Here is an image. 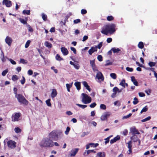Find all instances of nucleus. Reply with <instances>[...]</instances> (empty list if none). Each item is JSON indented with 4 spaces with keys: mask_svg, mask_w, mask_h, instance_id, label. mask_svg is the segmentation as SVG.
Instances as JSON below:
<instances>
[{
    "mask_svg": "<svg viewBox=\"0 0 157 157\" xmlns=\"http://www.w3.org/2000/svg\"><path fill=\"white\" fill-rule=\"evenodd\" d=\"M41 147H51L54 146V142L49 138H44L40 144Z\"/></svg>",
    "mask_w": 157,
    "mask_h": 157,
    "instance_id": "nucleus-1",
    "label": "nucleus"
},
{
    "mask_svg": "<svg viewBox=\"0 0 157 157\" xmlns=\"http://www.w3.org/2000/svg\"><path fill=\"white\" fill-rule=\"evenodd\" d=\"M63 135V133L59 130H53L51 132L49 135V137L52 140L57 141L59 138H61Z\"/></svg>",
    "mask_w": 157,
    "mask_h": 157,
    "instance_id": "nucleus-2",
    "label": "nucleus"
},
{
    "mask_svg": "<svg viewBox=\"0 0 157 157\" xmlns=\"http://www.w3.org/2000/svg\"><path fill=\"white\" fill-rule=\"evenodd\" d=\"M15 97L17 99L18 102L21 104H22L26 105L28 104V101L22 94H18L15 95Z\"/></svg>",
    "mask_w": 157,
    "mask_h": 157,
    "instance_id": "nucleus-3",
    "label": "nucleus"
},
{
    "mask_svg": "<svg viewBox=\"0 0 157 157\" xmlns=\"http://www.w3.org/2000/svg\"><path fill=\"white\" fill-rule=\"evenodd\" d=\"M82 95L83 96L82 99V102L85 104L90 103L91 101V98L84 93H82Z\"/></svg>",
    "mask_w": 157,
    "mask_h": 157,
    "instance_id": "nucleus-4",
    "label": "nucleus"
},
{
    "mask_svg": "<svg viewBox=\"0 0 157 157\" xmlns=\"http://www.w3.org/2000/svg\"><path fill=\"white\" fill-rule=\"evenodd\" d=\"M21 116L20 113H16L13 114L11 117L12 121H17L19 120V118Z\"/></svg>",
    "mask_w": 157,
    "mask_h": 157,
    "instance_id": "nucleus-5",
    "label": "nucleus"
},
{
    "mask_svg": "<svg viewBox=\"0 0 157 157\" xmlns=\"http://www.w3.org/2000/svg\"><path fill=\"white\" fill-rule=\"evenodd\" d=\"M116 25L114 24H109V33L113 34L115 31Z\"/></svg>",
    "mask_w": 157,
    "mask_h": 157,
    "instance_id": "nucleus-6",
    "label": "nucleus"
},
{
    "mask_svg": "<svg viewBox=\"0 0 157 157\" xmlns=\"http://www.w3.org/2000/svg\"><path fill=\"white\" fill-rule=\"evenodd\" d=\"M109 24L106 25L104 26L101 32L102 33L105 35H108L109 34Z\"/></svg>",
    "mask_w": 157,
    "mask_h": 157,
    "instance_id": "nucleus-7",
    "label": "nucleus"
},
{
    "mask_svg": "<svg viewBox=\"0 0 157 157\" xmlns=\"http://www.w3.org/2000/svg\"><path fill=\"white\" fill-rule=\"evenodd\" d=\"M7 144L8 147L12 149H14L16 147V143L14 141L12 140H9L8 141Z\"/></svg>",
    "mask_w": 157,
    "mask_h": 157,
    "instance_id": "nucleus-8",
    "label": "nucleus"
},
{
    "mask_svg": "<svg viewBox=\"0 0 157 157\" xmlns=\"http://www.w3.org/2000/svg\"><path fill=\"white\" fill-rule=\"evenodd\" d=\"M109 112H105L102 115L101 117V119L102 121H104L107 120V118L109 117L110 115Z\"/></svg>",
    "mask_w": 157,
    "mask_h": 157,
    "instance_id": "nucleus-9",
    "label": "nucleus"
},
{
    "mask_svg": "<svg viewBox=\"0 0 157 157\" xmlns=\"http://www.w3.org/2000/svg\"><path fill=\"white\" fill-rule=\"evenodd\" d=\"M98 72L96 77L98 80H101L102 81H103L104 78L102 74L100 71H98Z\"/></svg>",
    "mask_w": 157,
    "mask_h": 157,
    "instance_id": "nucleus-10",
    "label": "nucleus"
},
{
    "mask_svg": "<svg viewBox=\"0 0 157 157\" xmlns=\"http://www.w3.org/2000/svg\"><path fill=\"white\" fill-rule=\"evenodd\" d=\"M2 4L5 5L8 7H10L12 5L11 1L9 0H3L2 1Z\"/></svg>",
    "mask_w": 157,
    "mask_h": 157,
    "instance_id": "nucleus-11",
    "label": "nucleus"
},
{
    "mask_svg": "<svg viewBox=\"0 0 157 157\" xmlns=\"http://www.w3.org/2000/svg\"><path fill=\"white\" fill-rule=\"evenodd\" d=\"M5 42L9 46H10L12 42V40L11 37L7 36L6 38Z\"/></svg>",
    "mask_w": 157,
    "mask_h": 157,
    "instance_id": "nucleus-12",
    "label": "nucleus"
},
{
    "mask_svg": "<svg viewBox=\"0 0 157 157\" xmlns=\"http://www.w3.org/2000/svg\"><path fill=\"white\" fill-rule=\"evenodd\" d=\"M61 52L64 56L67 55L68 53L67 49L64 47H62L61 48Z\"/></svg>",
    "mask_w": 157,
    "mask_h": 157,
    "instance_id": "nucleus-13",
    "label": "nucleus"
},
{
    "mask_svg": "<svg viewBox=\"0 0 157 157\" xmlns=\"http://www.w3.org/2000/svg\"><path fill=\"white\" fill-rule=\"evenodd\" d=\"M79 149L77 148L75 149H72L71 151V153L70 154V155L71 156H74L75 155L76 153L78 152Z\"/></svg>",
    "mask_w": 157,
    "mask_h": 157,
    "instance_id": "nucleus-14",
    "label": "nucleus"
},
{
    "mask_svg": "<svg viewBox=\"0 0 157 157\" xmlns=\"http://www.w3.org/2000/svg\"><path fill=\"white\" fill-rule=\"evenodd\" d=\"M97 51V48L93 47H91V48L88 51L89 54L90 55H91L94 52H96Z\"/></svg>",
    "mask_w": 157,
    "mask_h": 157,
    "instance_id": "nucleus-15",
    "label": "nucleus"
},
{
    "mask_svg": "<svg viewBox=\"0 0 157 157\" xmlns=\"http://www.w3.org/2000/svg\"><path fill=\"white\" fill-rule=\"evenodd\" d=\"M120 139V137L119 136H117L115 137L113 139L110 140V143L111 144H113L117 141L119 140Z\"/></svg>",
    "mask_w": 157,
    "mask_h": 157,
    "instance_id": "nucleus-16",
    "label": "nucleus"
},
{
    "mask_svg": "<svg viewBox=\"0 0 157 157\" xmlns=\"http://www.w3.org/2000/svg\"><path fill=\"white\" fill-rule=\"evenodd\" d=\"M131 132L133 134H139L140 132L135 128H132L131 129Z\"/></svg>",
    "mask_w": 157,
    "mask_h": 157,
    "instance_id": "nucleus-17",
    "label": "nucleus"
},
{
    "mask_svg": "<svg viewBox=\"0 0 157 157\" xmlns=\"http://www.w3.org/2000/svg\"><path fill=\"white\" fill-rule=\"evenodd\" d=\"M18 19L21 23L24 25H27V21L28 20V19L27 17H25V20L22 19L21 18H19Z\"/></svg>",
    "mask_w": 157,
    "mask_h": 157,
    "instance_id": "nucleus-18",
    "label": "nucleus"
},
{
    "mask_svg": "<svg viewBox=\"0 0 157 157\" xmlns=\"http://www.w3.org/2000/svg\"><path fill=\"white\" fill-rule=\"evenodd\" d=\"M83 85L85 87L86 89H87L89 92L91 91V89L90 86L87 83L86 81H83L82 82Z\"/></svg>",
    "mask_w": 157,
    "mask_h": 157,
    "instance_id": "nucleus-19",
    "label": "nucleus"
},
{
    "mask_svg": "<svg viewBox=\"0 0 157 157\" xmlns=\"http://www.w3.org/2000/svg\"><path fill=\"white\" fill-rule=\"evenodd\" d=\"M57 92L56 89H53L52 92L51 94V96L52 98H53L56 97L57 95Z\"/></svg>",
    "mask_w": 157,
    "mask_h": 157,
    "instance_id": "nucleus-20",
    "label": "nucleus"
},
{
    "mask_svg": "<svg viewBox=\"0 0 157 157\" xmlns=\"http://www.w3.org/2000/svg\"><path fill=\"white\" fill-rule=\"evenodd\" d=\"M105 154L104 152H99L97 154V157H105Z\"/></svg>",
    "mask_w": 157,
    "mask_h": 157,
    "instance_id": "nucleus-21",
    "label": "nucleus"
},
{
    "mask_svg": "<svg viewBox=\"0 0 157 157\" xmlns=\"http://www.w3.org/2000/svg\"><path fill=\"white\" fill-rule=\"evenodd\" d=\"M131 79L132 81L133 82L134 84L136 86H138V83L137 81L135 78L134 76L131 77Z\"/></svg>",
    "mask_w": 157,
    "mask_h": 157,
    "instance_id": "nucleus-22",
    "label": "nucleus"
},
{
    "mask_svg": "<svg viewBox=\"0 0 157 157\" xmlns=\"http://www.w3.org/2000/svg\"><path fill=\"white\" fill-rule=\"evenodd\" d=\"M74 85L78 90H79L81 89V82H75Z\"/></svg>",
    "mask_w": 157,
    "mask_h": 157,
    "instance_id": "nucleus-23",
    "label": "nucleus"
},
{
    "mask_svg": "<svg viewBox=\"0 0 157 157\" xmlns=\"http://www.w3.org/2000/svg\"><path fill=\"white\" fill-rule=\"evenodd\" d=\"M44 45L48 48H50L52 47V44L48 41H45L44 43Z\"/></svg>",
    "mask_w": 157,
    "mask_h": 157,
    "instance_id": "nucleus-24",
    "label": "nucleus"
},
{
    "mask_svg": "<svg viewBox=\"0 0 157 157\" xmlns=\"http://www.w3.org/2000/svg\"><path fill=\"white\" fill-rule=\"evenodd\" d=\"M111 50L113 51V52L114 53H118L119 52L121 51L120 49L118 48H113L111 49Z\"/></svg>",
    "mask_w": 157,
    "mask_h": 157,
    "instance_id": "nucleus-25",
    "label": "nucleus"
},
{
    "mask_svg": "<svg viewBox=\"0 0 157 157\" xmlns=\"http://www.w3.org/2000/svg\"><path fill=\"white\" fill-rule=\"evenodd\" d=\"M138 46L140 49H142L144 47V43L142 42H140L138 44Z\"/></svg>",
    "mask_w": 157,
    "mask_h": 157,
    "instance_id": "nucleus-26",
    "label": "nucleus"
},
{
    "mask_svg": "<svg viewBox=\"0 0 157 157\" xmlns=\"http://www.w3.org/2000/svg\"><path fill=\"white\" fill-rule=\"evenodd\" d=\"M30 11L29 10H23L22 11V13L24 14H27V15H29L30 14Z\"/></svg>",
    "mask_w": 157,
    "mask_h": 157,
    "instance_id": "nucleus-27",
    "label": "nucleus"
},
{
    "mask_svg": "<svg viewBox=\"0 0 157 157\" xmlns=\"http://www.w3.org/2000/svg\"><path fill=\"white\" fill-rule=\"evenodd\" d=\"M56 59L58 61H61L63 60V59L58 54H57L56 56Z\"/></svg>",
    "mask_w": 157,
    "mask_h": 157,
    "instance_id": "nucleus-28",
    "label": "nucleus"
},
{
    "mask_svg": "<svg viewBox=\"0 0 157 157\" xmlns=\"http://www.w3.org/2000/svg\"><path fill=\"white\" fill-rule=\"evenodd\" d=\"M114 19V17L112 16H108L107 17V20L109 21H113Z\"/></svg>",
    "mask_w": 157,
    "mask_h": 157,
    "instance_id": "nucleus-29",
    "label": "nucleus"
},
{
    "mask_svg": "<svg viewBox=\"0 0 157 157\" xmlns=\"http://www.w3.org/2000/svg\"><path fill=\"white\" fill-rule=\"evenodd\" d=\"M76 105H77L78 106L80 107V108L82 109H84V108H86L87 107V106L86 105H83L81 104H76Z\"/></svg>",
    "mask_w": 157,
    "mask_h": 157,
    "instance_id": "nucleus-30",
    "label": "nucleus"
},
{
    "mask_svg": "<svg viewBox=\"0 0 157 157\" xmlns=\"http://www.w3.org/2000/svg\"><path fill=\"white\" fill-rule=\"evenodd\" d=\"M125 81L124 79H123L121 81V82L120 83L119 85L121 86H122L124 88H125Z\"/></svg>",
    "mask_w": 157,
    "mask_h": 157,
    "instance_id": "nucleus-31",
    "label": "nucleus"
},
{
    "mask_svg": "<svg viewBox=\"0 0 157 157\" xmlns=\"http://www.w3.org/2000/svg\"><path fill=\"white\" fill-rule=\"evenodd\" d=\"M151 119V117L150 116H148L147 117L144 118V119H142L141 120L142 122H143L149 120Z\"/></svg>",
    "mask_w": 157,
    "mask_h": 157,
    "instance_id": "nucleus-32",
    "label": "nucleus"
},
{
    "mask_svg": "<svg viewBox=\"0 0 157 157\" xmlns=\"http://www.w3.org/2000/svg\"><path fill=\"white\" fill-rule=\"evenodd\" d=\"M42 16V18L44 21H46L47 20V16L44 13H42L41 14Z\"/></svg>",
    "mask_w": 157,
    "mask_h": 157,
    "instance_id": "nucleus-33",
    "label": "nucleus"
},
{
    "mask_svg": "<svg viewBox=\"0 0 157 157\" xmlns=\"http://www.w3.org/2000/svg\"><path fill=\"white\" fill-rule=\"evenodd\" d=\"M156 64L155 62H150L148 63V65L151 67H154L155 66Z\"/></svg>",
    "mask_w": 157,
    "mask_h": 157,
    "instance_id": "nucleus-34",
    "label": "nucleus"
},
{
    "mask_svg": "<svg viewBox=\"0 0 157 157\" xmlns=\"http://www.w3.org/2000/svg\"><path fill=\"white\" fill-rule=\"evenodd\" d=\"M139 102V101H138V98L135 97L134 98V101H133V103L134 105H136Z\"/></svg>",
    "mask_w": 157,
    "mask_h": 157,
    "instance_id": "nucleus-35",
    "label": "nucleus"
},
{
    "mask_svg": "<svg viewBox=\"0 0 157 157\" xmlns=\"http://www.w3.org/2000/svg\"><path fill=\"white\" fill-rule=\"evenodd\" d=\"M50 101L51 99H48L46 101V103L47 105L48 106H51V104L50 102Z\"/></svg>",
    "mask_w": 157,
    "mask_h": 157,
    "instance_id": "nucleus-36",
    "label": "nucleus"
},
{
    "mask_svg": "<svg viewBox=\"0 0 157 157\" xmlns=\"http://www.w3.org/2000/svg\"><path fill=\"white\" fill-rule=\"evenodd\" d=\"M8 72V69H6L5 70L3 71L2 73V75L3 76H5L6 74Z\"/></svg>",
    "mask_w": 157,
    "mask_h": 157,
    "instance_id": "nucleus-37",
    "label": "nucleus"
},
{
    "mask_svg": "<svg viewBox=\"0 0 157 157\" xmlns=\"http://www.w3.org/2000/svg\"><path fill=\"white\" fill-rule=\"evenodd\" d=\"M14 131L16 133H17L21 132V129L18 127H17L15 128Z\"/></svg>",
    "mask_w": 157,
    "mask_h": 157,
    "instance_id": "nucleus-38",
    "label": "nucleus"
},
{
    "mask_svg": "<svg viewBox=\"0 0 157 157\" xmlns=\"http://www.w3.org/2000/svg\"><path fill=\"white\" fill-rule=\"evenodd\" d=\"M110 76L113 79H116L117 78V75L115 73H112L110 74Z\"/></svg>",
    "mask_w": 157,
    "mask_h": 157,
    "instance_id": "nucleus-39",
    "label": "nucleus"
},
{
    "mask_svg": "<svg viewBox=\"0 0 157 157\" xmlns=\"http://www.w3.org/2000/svg\"><path fill=\"white\" fill-rule=\"evenodd\" d=\"M148 110V108L147 107V106L144 107L140 111V113H142L143 112H146Z\"/></svg>",
    "mask_w": 157,
    "mask_h": 157,
    "instance_id": "nucleus-40",
    "label": "nucleus"
},
{
    "mask_svg": "<svg viewBox=\"0 0 157 157\" xmlns=\"http://www.w3.org/2000/svg\"><path fill=\"white\" fill-rule=\"evenodd\" d=\"M132 141H130L127 143L128 144V149L132 148Z\"/></svg>",
    "mask_w": 157,
    "mask_h": 157,
    "instance_id": "nucleus-41",
    "label": "nucleus"
},
{
    "mask_svg": "<svg viewBox=\"0 0 157 157\" xmlns=\"http://www.w3.org/2000/svg\"><path fill=\"white\" fill-rule=\"evenodd\" d=\"M18 79V76L17 75H13L12 77V79L14 81H16Z\"/></svg>",
    "mask_w": 157,
    "mask_h": 157,
    "instance_id": "nucleus-42",
    "label": "nucleus"
},
{
    "mask_svg": "<svg viewBox=\"0 0 157 157\" xmlns=\"http://www.w3.org/2000/svg\"><path fill=\"white\" fill-rule=\"evenodd\" d=\"M90 64L91 67L96 65L95 63V60H90Z\"/></svg>",
    "mask_w": 157,
    "mask_h": 157,
    "instance_id": "nucleus-43",
    "label": "nucleus"
},
{
    "mask_svg": "<svg viewBox=\"0 0 157 157\" xmlns=\"http://www.w3.org/2000/svg\"><path fill=\"white\" fill-rule=\"evenodd\" d=\"M100 108L101 109L105 110L106 109V107L105 105L104 104H101L100 105Z\"/></svg>",
    "mask_w": 157,
    "mask_h": 157,
    "instance_id": "nucleus-44",
    "label": "nucleus"
},
{
    "mask_svg": "<svg viewBox=\"0 0 157 157\" xmlns=\"http://www.w3.org/2000/svg\"><path fill=\"white\" fill-rule=\"evenodd\" d=\"M92 67V70L94 72L98 71V68L96 65Z\"/></svg>",
    "mask_w": 157,
    "mask_h": 157,
    "instance_id": "nucleus-45",
    "label": "nucleus"
},
{
    "mask_svg": "<svg viewBox=\"0 0 157 157\" xmlns=\"http://www.w3.org/2000/svg\"><path fill=\"white\" fill-rule=\"evenodd\" d=\"M102 45V42H101L100 43L98 44L97 46H96L95 47L97 48H97H98L99 49H100L101 48V47Z\"/></svg>",
    "mask_w": 157,
    "mask_h": 157,
    "instance_id": "nucleus-46",
    "label": "nucleus"
},
{
    "mask_svg": "<svg viewBox=\"0 0 157 157\" xmlns=\"http://www.w3.org/2000/svg\"><path fill=\"white\" fill-rule=\"evenodd\" d=\"M70 128L68 126L67 127L66 130L65 132V133L66 135L68 134L70 131Z\"/></svg>",
    "mask_w": 157,
    "mask_h": 157,
    "instance_id": "nucleus-47",
    "label": "nucleus"
},
{
    "mask_svg": "<svg viewBox=\"0 0 157 157\" xmlns=\"http://www.w3.org/2000/svg\"><path fill=\"white\" fill-rule=\"evenodd\" d=\"M89 134L88 132H83L81 136V137H84L85 136Z\"/></svg>",
    "mask_w": 157,
    "mask_h": 157,
    "instance_id": "nucleus-48",
    "label": "nucleus"
},
{
    "mask_svg": "<svg viewBox=\"0 0 157 157\" xmlns=\"http://www.w3.org/2000/svg\"><path fill=\"white\" fill-rule=\"evenodd\" d=\"M30 43V40H28L26 42L25 44V47L26 48H27L29 46Z\"/></svg>",
    "mask_w": 157,
    "mask_h": 157,
    "instance_id": "nucleus-49",
    "label": "nucleus"
},
{
    "mask_svg": "<svg viewBox=\"0 0 157 157\" xmlns=\"http://www.w3.org/2000/svg\"><path fill=\"white\" fill-rule=\"evenodd\" d=\"M20 63L24 64L27 63V62H26V60L23 59H20Z\"/></svg>",
    "mask_w": 157,
    "mask_h": 157,
    "instance_id": "nucleus-50",
    "label": "nucleus"
},
{
    "mask_svg": "<svg viewBox=\"0 0 157 157\" xmlns=\"http://www.w3.org/2000/svg\"><path fill=\"white\" fill-rule=\"evenodd\" d=\"M97 59L99 60V61L101 62L103 60L102 57L101 55H99L97 57Z\"/></svg>",
    "mask_w": 157,
    "mask_h": 157,
    "instance_id": "nucleus-51",
    "label": "nucleus"
},
{
    "mask_svg": "<svg viewBox=\"0 0 157 157\" xmlns=\"http://www.w3.org/2000/svg\"><path fill=\"white\" fill-rule=\"evenodd\" d=\"M73 83V82H72L71 83V84H69L68 83L66 84V86L67 88L70 89V88L72 86Z\"/></svg>",
    "mask_w": 157,
    "mask_h": 157,
    "instance_id": "nucleus-52",
    "label": "nucleus"
},
{
    "mask_svg": "<svg viewBox=\"0 0 157 157\" xmlns=\"http://www.w3.org/2000/svg\"><path fill=\"white\" fill-rule=\"evenodd\" d=\"M87 13V11L86 9H82L81 10V13L82 15H84L86 14Z\"/></svg>",
    "mask_w": 157,
    "mask_h": 157,
    "instance_id": "nucleus-53",
    "label": "nucleus"
},
{
    "mask_svg": "<svg viewBox=\"0 0 157 157\" xmlns=\"http://www.w3.org/2000/svg\"><path fill=\"white\" fill-rule=\"evenodd\" d=\"M121 133L122 135L126 136L128 133V131L127 129H125Z\"/></svg>",
    "mask_w": 157,
    "mask_h": 157,
    "instance_id": "nucleus-54",
    "label": "nucleus"
},
{
    "mask_svg": "<svg viewBox=\"0 0 157 157\" xmlns=\"http://www.w3.org/2000/svg\"><path fill=\"white\" fill-rule=\"evenodd\" d=\"M27 26L28 27V29L29 31L30 32H33V29L31 27L30 25H28Z\"/></svg>",
    "mask_w": 157,
    "mask_h": 157,
    "instance_id": "nucleus-55",
    "label": "nucleus"
},
{
    "mask_svg": "<svg viewBox=\"0 0 157 157\" xmlns=\"http://www.w3.org/2000/svg\"><path fill=\"white\" fill-rule=\"evenodd\" d=\"M97 105L96 103L95 102H94L91 103L89 105L90 107L91 108H94Z\"/></svg>",
    "mask_w": 157,
    "mask_h": 157,
    "instance_id": "nucleus-56",
    "label": "nucleus"
},
{
    "mask_svg": "<svg viewBox=\"0 0 157 157\" xmlns=\"http://www.w3.org/2000/svg\"><path fill=\"white\" fill-rule=\"evenodd\" d=\"M126 69L127 71L129 72H132L133 70V68L129 67H127L126 68Z\"/></svg>",
    "mask_w": 157,
    "mask_h": 157,
    "instance_id": "nucleus-57",
    "label": "nucleus"
},
{
    "mask_svg": "<svg viewBox=\"0 0 157 157\" xmlns=\"http://www.w3.org/2000/svg\"><path fill=\"white\" fill-rule=\"evenodd\" d=\"M81 22L80 19H77L74 20L73 22L74 24H77Z\"/></svg>",
    "mask_w": 157,
    "mask_h": 157,
    "instance_id": "nucleus-58",
    "label": "nucleus"
},
{
    "mask_svg": "<svg viewBox=\"0 0 157 157\" xmlns=\"http://www.w3.org/2000/svg\"><path fill=\"white\" fill-rule=\"evenodd\" d=\"M74 67L77 70H78L79 68V66L78 63H75L73 65Z\"/></svg>",
    "mask_w": 157,
    "mask_h": 157,
    "instance_id": "nucleus-59",
    "label": "nucleus"
},
{
    "mask_svg": "<svg viewBox=\"0 0 157 157\" xmlns=\"http://www.w3.org/2000/svg\"><path fill=\"white\" fill-rule=\"evenodd\" d=\"M119 90V89L117 87H115L113 89V91L115 93H117V92Z\"/></svg>",
    "mask_w": 157,
    "mask_h": 157,
    "instance_id": "nucleus-60",
    "label": "nucleus"
},
{
    "mask_svg": "<svg viewBox=\"0 0 157 157\" xmlns=\"http://www.w3.org/2000/svg\"><path fill=\"white\" fill-rule=\"evenodd\" d=\"M71 50L73 52V53L76 54V50L75 48L73 47H71Z\"/></svg>",
    "mask_w": 157,
    "mask_h": 157,
    "instance_id": "nucleus-61",
    "label": "nucleus"
},
{
    "mask_svg": "<svg viewBox=\"0 0 157 157\" xmlns=\"http://www.w3.org/2000/svg\"><path fill=\"white\" fill-rule=\"evenodd\" d=\"M22 78L23 79L21 80V82L22 84H24L25 82V77L24 76H22Z\"/></svg>",
    "mask_w": 157,
    "mask_h": 157,
    "instance_id": "nucleus-62",
    "label": "nucleus"
},
{
    "mask_svg": "<svg viewBox=\"0 0 157 157\" xmlns=\"http://www.w3.org/2000/svg\"><path fill=\"white\" fill-rule=\"evenodd\" d=\"M51 69L53 70V71H54V72H55V73H58L57 70L56 69H55L54 67V66L52 67H51Z\"/></svg>",
    "mask_w": 157,
    "mask_h": 157,
    "instance_id": "nucleus-63",
    "label": "nucleus"
},
{
    "mask_svg": "<svg viewBox=\"0 0 157 157\" xmlns=\"http://www.w3.org/2000/svg\"><path fill=\"white\" fill-rule=\"evenodd\" d=\"M9 61L13 65H15L16 64V62L12 59H10Z\"/></svg>",
    "mask_w": 157,
    "mask_h": 157,
    "instance_id": "nucleus-64",
    "label": "nucleus"
}]
</instances>
